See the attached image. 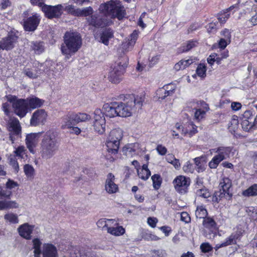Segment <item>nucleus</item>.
<instances>
[{
  "label": "nucleus",
  "mask_w": 257,
  "mask_h": 257,
  "mask_svg": "<svg viewBox=\"0 0 257 257\" xmlns=\"http://www.w3.org/2000/svg\"><path fill=\"white\" fill-rule=\"evenodd\" d=\"M231 151L230 147H219L216 149L215 153L224 160L229 157Z\"/></svg>",
  "instance_id": "nucleus-32"
},
{
  "label": "nucleus",
  "mask_w": 257,
  "mask_h": 257,
  "mask_svg": "<svg viewBox=\"0 0 257 257\" xmlns=\"http://www.w3.org/2000/svg\"><path fill=\"white\" fill-rule=\"evenodd\" d=\"M42 132L28 134L26 136L25 143L29 152L34 154Z\"/></svg>",
  "instance_id": "nucleus-10"
},
{
  "label": "nucleus",
  "mask_w": 257,
  "mask_h": 257,
  "mask_svg": "<svg viewBox=\"0 0 257 257\" xmlns=\"http://www.w3.org/2000/svg\"><path fill=\"white\" fill-rule=\"evenodd\" d=\"M114 176L112 173H109L107 176V178L105 184V190L109 194H113L118 191V187L114 181Z\"/></svg>",
  "instance_id": "nucleus-18"
},
{
  "label": "nucleus",
  "mask_w": 257,
  "mask_h": 257,
  "mask_svg": "<svg viewBox=\"0 0 257 257\" xmlns=\"http://www.w3.org/2000/svg\"><path fill=\"white\" fill-rule=\"evenodd\" d=\"M148 223L152 227H155L158 222V220L155 217H149L148 218Z\"/></svg>",
  "instance_id": "nucleus-64"
},
{
  "label": "nucleus",
  "mask_w": 257,
  "mask_h": 257,
  "mask_svg": "<svg viewBox=\"0 0 257 257\" xmlns=\"http://www.w3.org/2000/svg\"><path fill=\"white\" fill-rule=\"evenodd\" d=\"M5 219L13 224L18 223L19 222V219L17 214L13 213H9L5 215Z\"/></svg>",
  "instance_id": "nucleus-46"
},
{
  "label": "nucleus",
  "mask_w": 257,
  "mask_h": 257,
  "mask_svg": "<svg viewBox=\"0 0 257 257\" xmlns=\"http://www.w3.org/2000/svg\"><path fill=\"white\" fill-rule=\"evenodd\" d=\"M31 47L37 54H41L44 50V46L42 42H32L31 43Z\"/></svg>",
  "instance_id": "nucleus-35"
},
{
  "label": "nucleus",
  "mask_w": 257,
  "mask_h": 257,
  "mask_svg": "<svg viewBox=\"0 0 257 257\" xmlns=\"http://www.w3.org/2000/svg\"><path fill=\"white\" fill-rule=\"evenodd\" d=\"M183 170L186 173H193L194 171L193 165L188 161L183 167Z\"/></svg>",
  "instance_id": "nucleus-59"
},
{
  "label": "nucleus",
  "mask_w": 257,
  "mask_h": 257,
  "mask_svg": "<svg viewBox=\"0 0 257 257\" xmlns=\"http://www.w3.org/2000/svg\"><path fill=\"white\" fill-rule=\"evenodd\" d=\"M221 34L223 36V38L226 39L227 41L230 42L231 34L229 30L226 29H224L221 32Z\"/></svg>",
  "instance_id": "nucleus-63"
},
{
  "label": "nucleus",
  "mask_w": 257,
  "mask_h": 257,
  "mask_svg": "<svg viewBox=\"0 0 257 257\" xmlns=\"http://www.w3.org/2000/svg\"><path fill=\"white\" fill-rule=\"evenodd\" d=\"M64 40V43L61 47V52L67 59H69L80 48L82 39L77 33L66 32Z\"/></svg>",
  "instance_id": "nucleus-3"
},
{
  "label": "nucleus",
  "mask_w": 257,
  "mask_h": 257,
  "mask_svg": "<svg viewBox=\"0 0 257 257\" xmlns=\"http://www.w3.org/2000/svg\"><path fill=\"white\" fill-rule=\"evenodd\" d=\"M189 104L191 107L194 106L195 110L194 119L198 121L205 118L206 113L209 109L208 104L203 100L191 101Z\"/></svg>",
  "instance_id": "nucleus-7"
},
{
  "label": "nucleus",
  "mask_w": 257,
  "mask_h": 257,
  "mask_svg": "<svg viewBox=\"0 0 257 257\" xmlns=\"http://www.w3.org/2000/svg\"><path fill=\"white\" fill-rule=\"evenodd\" d=\"M138 37V32L136 30L133 31L127 40L122 44V47L125 52L131 50L135 45Z\"/></svg>",
  "instance_id": "nucleus-23"
},
{
  "label": "nucleus",
  "mask_w": 257,
  "mask_h": 257,
  "mask_svg": "<svg viewBox=\"0 0 257 257\" xmlns=\"http://www.w3.org/2000/svg\"><path fill=\"white\" fill-rule=\"evenodd\" d=\"M242 194L244 197H253L257 196V184H254L243 191Z\"/></svg>",
  "instance_id": "nucleus-34"
},
{
  "label": "nucleus",
  "mask_w": 257,
  "mask_h": 257,
  "mask_svg": "<svg viewBox=\"0 0 257 257\" xmlns=\"http://www.w3.org/2000/svg\"><path fill=\"white\" fill-rule=\"evenodd\" d=\"M206 68L204 65L200 64L198 66L196 69L197 75L201 78H204L206 76Z\"/></svg>",
  "instance_id": "nucleus-53"
},
{
  "label": "nucleus",
  "mask_w": 257,
  "mask_h": 257,
  "mask_svg": "<svg viewBox=\"0 0 257 257\" xmlns=\"http://www.w3.org/2000/svg\"><path fill=\"white\" fill-rule=\"evenodd\" d=\"M26 101L27 102L28 108L30 109H35L40 107L44 103V100L37 97L27 98L26 99Z\"/></svg>",
  "instance_id": "nucleus-26"
},
{
  "label": "nucleus",
  "mask_w": 257,
  "mask_h": 257,
  "mask_svg": "<svg viewBox=\"0 0 257 257\" xmlns=\"http://www.w3.org/2000/svg\"><path fill=\"white\" fill-rule=\"evenodd\" d=\"M200 249L203 252H208L212 250V247L209 243H203L200 245Z\"/></svg>",
  "instance_id": "nucleus-60"
},
{
  "label": "nucleus",
  "mask_w": 257,
  "mask_h": 257,
  "mask_svg": "<svg viewBox=\"0 0 257 257\" xmlns=\"http://www.w3.org/2000/svg\"><path fill=\"white\" fill-rule=\"evenodd\" d=\"M107 232L111 235L117 236L123 235L125 233V229L122 226L117 225V223L115 221L114 223H111Z\"/></svg>",
  "instance_id": "nucleus-25"
},
{
  "label": "nucleus",
  "mask_w": 257,
  "mask_h": 257,
  "mask_svg": "<svg viewBox=\"0 0 257 257\" xmlns=\"http://www.w3.org/2000/svg\"><path fill=\"white\" fill-rule=\"evenodd\" d=\"M27 149L24 146H19L16 148L14 151V154L16 157H18L21 159H24V156H27Z\"/></svg>",
  "instance_id": "nucleus-44"
},
{
  "label": "nucleus",
  "mask_w": 257,
  "mask_h": 257,
  "mask_svg": "<svg viewBox=\"0 0 257 257\" xmlns=\"http://www.w3.org/2000/svg\"><path fill=\"white\" fill-rule=\"evenodd\" d=\"M9 101L12 103L15 113L21 117H23L28 112L29 109L26 99H17L16 96H10L8 98Z\"/></svg>",
  "instance_id": "nucleus-5"
},
{
  "label": "nucleus",
  "mask_w": 257,
  "mask_h": 257,
  "mask_svg": "<svg viewBox=\"0 0 257 257\" xmlns=\"http://www.w3.org/2000/svg\"><path fill=\"white\" fill-rule=\"evenodd\" d=\"M138 147V144H129L122 148V152L126 156H133L135 154Z\"/></svg>",
  "instance_id": "nucleus-27"
},
{
  "label": "nucleus",
  "mask_w": 257,
  "mask_h": 257,
  "mask_svg": "<svg viewBox=\"0 0 257 257\" xmlns=\"http://www.w3.org/2000/svg\"><path fill=\"white\" fill-rule=\"evenodd\" d=\"M42 11L44 13L46 17L49 19L60 17L63 13L62 5L55 6L45 5L43 6Z\"/></svg>",
  "instance_id": "nucleus-11"
},
{
  "label": "nucleus",
  "mask_w": 257,
  "mask_h": 257,
  "mask_svg": "<svg viewBox=\"0 0 257 257\" xmlns=\"http://www.w3.org/2000/svg\"><path fill=\"white\" fill-rule=\"evenodd\" d=\"M42 242L39 238H34L33 240V248L34 249V254H41L42 250L41 249Z\"/></svg>",
  "instance_id": "nucleus-48"
},
{
  "label": "nucleus",
  "mask_w": 257,
  "mask_h": 257,
  "mask_svg": "<svg viewBox=\"0 0 257 257\" xmlns=\"http://www.w3.org/2000/svg\"><path fill=\"white\" fill-rule=\"evenodd\" d=\"M93 9L91 7H89L87 8H83L82 9H76V12L75 13V16H82L86 17L92 14Z\"/></svg>",
  "instance_id": "nucleus-37"
},
{
  "label": "nucleus",
  "mask_w": 257,
  "mask_h": 257,
  "mask_svg": "<svg viewBox=\"0 0 257 257\" xmlns=\"http://www.w3.org/2000/svg\"><path fill=\"white\" fill-rule=\"evenodd\" d=\"M197 42L193 41H188L187 43H184L180 48L182 52H187L191 50L193 47L196 46Z\"/></svg>",
  "instance_id": "nucleus-50"
},
{
  "label": "nucleus",
  "mask_w": 257,
  "mask_h": 257,
  "mask_svg": "<svg viewBox=\"0 0 257 257\" xmlns=\"http://www.w3.org/2000/svg\"><path fill=\"white\" fill-rule=\"evenodd\" d=\"M12 195V192L4 190L0 185V198H10Z\"/></svg>",
  "instance_id": "nucleus-57"
},
{
  "label": "nucleus",
  "mask_w": 257,
  "mask_h": 257,
  "mask_svg": "<svg viewBox=\"0 0 257 257\" xmlns=\"http://www.w3.org/2000/svg\"><path fill=\"white\" fill-rule=\"evenodd\" d=\"M240 236V234L239 232H235L232 233L228 237H227L225 241L221 243L217 244L215 246V250L219 248L228 246L229 245L235 244L236 239Z\"/></svg>",
  "instance_id": "nucleus-24"
},
{
  "label": "nucleus",
  "mask_w": 257,
  "mask_h": 257,
  "mask_svg": "<svg viewBox=\"0 0 257 257\" xmlns=\"http://www.w3.org/2000/svg\"><path fill=\"white\" fill-rule=\"evenodd\" d=\"M208 212L204 206L201 205L197 206L196 211V217L200 219H204L207 217Z\"/></svg>",
  "instance_id": "nucleus-40"
},
{
  "label": "nucleus",
  "mask_w": 257,
  "mask_h": 257,
  "mask_svg": "<svg viewBox=\"0 0 257 257\" xmlns=\"http://www.w3.org/2000/svg\"><path fill=\"white\" fill-rule=\"evenodd\" d=\"M115 220L113 219H108L106 218H101L99 219L97 223L98 227L101 228L102 230H107L111 223H114Z\"/></svg>",
  "instance_id": "nucleus-30"
},
{
  "label": "nucleus",
  "mask_w": 257,
  "mask_h": 257,
  "mask_svg": "<svg viewBox=\"0 0 257 257\" xmlns=\"http://www.w3.org/2000/svg\"><path fill=\"white\" fill-rule=\"evenodd\" d=\"M100 14H94L87 18V21L90 25L95 27H103L108 24L107 16L112 18H116L122 20L126 16L123 6L116 0H110L102 4L99 8Z\"/></svg>",
  "instance_id": "nucleus-1"
},
{
  "label": "nucleus",
  "mask_w": 257,
  "mask_h": 257,
  "mask_svg": "<svg viewBox=\"0 0 257 257\" xmlns=\"http://www.w3.org/2000/svg\"><path fill=\"white\" fill-rule=\"evenodd\" d=\"M138 175L143 180H147L151 175V172L148 168V165H144L141 171L138 172Z\"/></svg>",
  "instance_id": "nucleus-43"
},
{
  "label": "nucleus",
  "mask_w": 257,
  "mask_h": 257,
  "mask_svg": "<svg viewBox=\"0 0 257 257\" xmlns=\"http://www.w3.org/2000/svg\"><path fill=\"white\" fill-rule=\"evenodd\" d=\"M203 226L204 228L213 230L216 227V223L213 219L211 217H206L204 218L203 221Z\"/></svg>",
  "instance_id": "nucleus-36"
},
{
  "label": "nucleus",
  "mask_w": 257,
  "mask_h": 257,
  "mask_svg": "<svg viewBox=\"0 0 257 257\" xmlns=\"http://www.w3.org/2000/svg\"><path fill=\"white\" fill-rule=\"evenodd\" d=\"M197 126L192 122H190L185 125V130L182 129V134L185 135L188 134L190 137L196 134L198 131Z\"/></svg>",
  "instance_id": "nucleus-28"
},
{
  "label": "nucleus",
  "mask_w": 257,
  "mask_h": 257,
  "mask_svg": "<svg viewBox=\"0 0 257 257\" xmlns=\"http://www.w3.org/2000/svg\"><path fill=\"white\" fill-rule=\"evenodd\" d=\"M23 72L25 75L31 79L37 78L39 74L37 70L33 68H25Z\"/></svg>",
  "instance_id": "nucleus-42"
},
{
  "label": "nucleus",
  "mask_w": 257,
  "mask_h": 257,
  "mask_svg": "<svg viewBox=\"0 0 257 257\" xmlns=\"http://www.w3.org/2000/svg\"><path fill=\"white\" fill-rule=\"evenodd\" d=\"M131 99L132 100L129 102L130 104H131L132 102H133V108L135 106V105H138L140 107H141L142 106L143 102L144 101V97L142 95H137L136 96L132 95Z\"/></svg>",
  "instance_id": "nucleus-45"
},
{
  "label": "nucleus",
  "mask_w": 257,
  "mask_h": 257,
  "mask_svg": "<svg viewBox=\"0 0 257 257\" xmlns=\"http://www.w3.org/2000/svg\"><path fill=\"white\" fill-rule=\"evenodd\" d=\"M24 172L28 178H33L35 174V170L34 167L30 164H26L24 166Z\"/></svg>",
  "instance_id": "nucleus-38"
},
{
  "label": "nucleus",
  "mask_w": 257,
  "mask_h": 257,
  "mask_svg": "<svg viewBox=\"0 0 257 257\" xmlns=\"http://www.w3.org/2000/svg\"><path fill=\"white\" fill-rule=\"evenodd\" d=\"M133 102L130 104L128 101L126 104L122 102H117L118 106L117 107L118 116L121 117H127L132 114L133 109Z\"/></svg>",
  "instance_id": "nucleus-19"
},
{
  "label": "nucleus",
  "mask_w": 257,
  "mask_h": 257,
  "mask_svg": "<svg viewBox=\"0 0 257 257\" xmlns=\"http://www.w3.org/2000/svg\"><path fill=\"white\" fill-rule=\"evenodd\" d=\"M18 207L19 204L15 201H0V210L11 208H17Z\"/></svg>",
  "instance_id": "nucleus-29"
},
{
  "label": "nucleus",
  "mask_w": 257,
  "mask_h": 257,
  "mask_svg": "<svg viewBox=\"0 0 257 257\" xmlns=\"http://www.w3.org/2000/svg\"><path fill=\"white\" fill-rule=\"evenodd\" d=\"M10 165L13 167L16 173L19 171V165L16 157L13 154H10L8 158Z\"/></svg>",
  "instance_id": "nucleus-41"
},
{
  "label": "nucleus",
  "mask_w": 257,
  "mask_h": 257,
  "mask_svg": "<svg viewBox=\"0 0 257 257\" xmlns=\"http://www.w3.org/2000/svg\"><path fill=\"white\" fill-rule=\"evenodd\" d=\"M63 11H65L68 13H70L74 16H75V13L76 12V9H75L74 7L72 5H67L66 4L62 5Z\"/></svg>",
  "instance_id": "nucleus-55"
},
{
  "label": "nucleus",
  "mask_w": 257,
  "mask_h": 257,
  "mask_svg": "<svg viewBox=\"0 0 257 257\" xmlns=\"http://www.w3.org/2000/svg\"><path fill=\"white\" fill-rule=\"evenodd\" d=\"M18 41V37L13 33H10L8 36L0 41V49L9 51L13 49Z\"/></svg>",
  "instance_id": "nucleus-14"
},
{
  "label": "nucleus",
  "mask_w": 257,
  "mask_h": 257,
  "mask_svg": "<svg viewBox=\"0 0 257 257\" xmlns=\"http://www.w3.org/2000/svg\"><path fill=\"white\" fill-rule=\"evenodd\" d=\"M8 128L10 132V139L13 144L21 133V127L18 119L11 118L8 123Z\"/></svg>",
  "instance_id": "nucleus-9"
},
{
  "label": "nucleus",
  "mask_w": 257,
  "mask_h": 257,
  "mask_svg": "<svg viewBox=\"0 0 257 257\" xmlns=\"http://www.w3.org/2000/svg\"><path fill=\"white\" fill-rule=\"evenodd\" d=\"M176 190L180 193L184 194L187 192L190 185V179L183 176H177L173 181Z\"/></svg>",
  "instance_id": "nucleus-13"
},
{
  "label": "nucleus",
  "mask_w": 257,
  "mask_h": 257,
  "mask_svg": "<svg viewBox=\"0 0 257 257\" xmlns=\"http://www.w3.org/2000/svg\"><path fill=\"white\" fill-rule=\"evenodd\" d=\"M230 17V14L228 12H225L219 14L218 20L220 23H225Z\"/></svg>",
  "instance_id": "nucleus-56"
},
{
  "label": "nucleus",
  "mask_w": 257,
  "mask_h": 257,
  "mask_svg": "<svg viewBox=\"0 0 257 257\" xmlns=\"http://www.w3.org/2000/svg\"><path fill=\"white\" fill-rule=\"evenodd\" d=\"M193 63L192 60H181L174 66V69L176 71L184 69Z\"/></svg>",
  "instance_id": "nucleus-39"
},
{
  "label": "nucleus",
  "mask_w": 257,
  "mask_h": 257,
  "mask_svg": "<svg viewBox=\"0 0 257 257\" xmlns=\"http://www.w3.org/2000/svg\"><path fill=\"white\" fill-rule=\"evenodd\" d=\"M231 186V181L228 178L223 179L219 184L220 191L214 193V196L212 197V201L218 202L221 198L226 195L231 197V194L229 193V191Z\"/></svg>",
  "instance_id": "nucleus-8"
},
{
  "label": "nucleus",
  "mask_w": 257,
  "mask_h": 257,
  "mask_svg": "<svg viewBox=\"0 0 257 257\" xmlns=\"http://www.w3.org/2000/svg\"><path fill=\"white\" fill-rule=\"evenodd\" d=\"M34 228L35 225H30L28 223H25L18 228V231L21 237L26 239L30 240L31 239V234Z\"/></svg>",
  "instance_id": "nucleus-16"
},
{
  "label": "nucleus",
  "mask_w": 257,
  "mask_h": 257,
  "mask_svg": "<svg viewBox=\"0 0 257 257\" xmlns=\"http://www.w3.org/2000/svg\"><path fill=\"white\" fill-rule=\"evenodd\" d=\"M241 125L243 130L246 132L249 131L253 126L252 123L247 119L243 120L241 122Z\"/></svg>",
  "instance_id": "nucleus-58"
},
{
  "label": "nucleus",
  "mask_w": 257,
  "mask_h": 257,
  "mask_svg": "<svg viewBox=\"0 0 257 257\" xmlns=\"http://www.w3.org/2000/svg\"><path fill=\"white\" fill-rule=\"evenodd\" d=\"M125 66L121 63L115 62L110 67L108 79L113 83H118L122 79V75L125 72Z\"/></svg>",
  "instance_id": "nucleus-6"
},
{
  "label": "nucleus",
  "mask_w": 257,
  "mask_h": 257,
  "mask_svg": "<svg viewBox=\"0 0 257 257\" xmlns=\"http://www.w3.org/2000/svg\"><path fill=\"white\" fill-rule=\"evenodd\" d=\"M181 220L185 223H189L191 221V218L187 212H183L181 213Z\"/></svg>",
  "instance_id": "nucleus-61"
},
{
  "label": "nucleus",
  "mask_w": 257,
  "mask_h": 257,
  "mask_svg": "<svg viewBox=\"0 0 257 257\" xmlns=\"http://www.w3.org/2000/svg\"><path fill=\"white\" fill-rule=\"evenodd\" d=\"M93 126L95 132L99 134H103L105 131V120L93 121Z\"/></svg>",
  "instance_id": "nucleus-33"
},
{
  "label": "nucleus",
  "mask_w": 257,
  "mask_h": 257,
  "mask_svg": "<svg viewBox=\"0 0 257 257\" xmlns=\"http://www.w3.org/2000/svg\"><path fill=\"white\" fill-rule=\"evenodd\" d=\"M156 150L158 153L162 156L165 155L167 152V148L162 145H159L157 147Z\"/></svg>",
  "instance_id": "nucleus-62"
},
{
  "label": "nucleus",
  "mask_w": 257,
  "mask_h": 257,
  "mask_svg": "<svg viewBox=\"0 0 257 257\" xmlns=\"http://www.w3.org/2000/svg\"><path fill=\"white\" fill-rule=\"evenodd\" d=\"M59 149L57 133L53 130L47 131L40 143V154L43 159H50L54 156Z\"/></svg>",
  "instance_id": "nucleus-2"
},
{
  "label": "nucleus",
  "mask_w": 257,
  "mask_h": 257,
  "mask_svg": "<svg viewBox=\"0 0 257 257\" xmlns=\"http://www.w3.org/2000/svg\"><path fill=\"white\" fill-rule=\"evenodd\" d=\"M113 37V31L110 29H106L102 33L100 37V40L102 43L105 45H107L109 40Z\"/></svg>",
  "instance_id": "nucleus-31"
},
{
  "label": "nucleus",
  "mask_w": 257,
  "mask_h": 257,
  "mask_svg": "<svg viewBox=\"0 0 257 257\" xmlns=\"http://www.w3.org/2000/svg\"><path fill=\"white\" fill-rule=\"evenodd\" d=\"M47 116V113L44 109H38L33 113L30 120V124L32 126H34L44 124L46 121Z\"/></svg>",
  "instance_id": "nucleus-12"
},
{
  "label": "nucleus",
  "mask_w": 257,
  "mask_h": 257,
  "mask_svg": "<svg viewBox=\"0 0 257 257\" xmlns=\"http://www.w3.org/2000/svg\"><path fill=\"white\" fill-rule=\"evenodd\" d=\"M196 194L197 196L205 199H207L211 197V193L209 192L208 189L205 187L201 189H197L196 191Z\"/></svg>",
  "instance_id": "nucleus-49"
},
{
  "label": "nucleus",
  "mask_w": 257,
  "mask_h": 257,
  "mask_svg": "<svg viewBox=\"0 0 257 257\" xmlns=\"http://www.w3.org/2000/svg\"><path fill=\"white\" fill-rule=\"evenodd\" d=\"M19 186V185L17 182L9 179L6 183V188H7L6 190H9L12 192V190L16 187H18Z\"/></svg>",
  "instance_id": "nucleus-54"
},
{
  "label": "nucleus",
  "mask_w": 257,
  "mask_h": 257,
  "mask_svg": "<svg viewBox=\"0 0 257 257\" xmlns=\"http://www.w3.org/2000/svg\"><path fill=\"white\" fill-rule=\"evenodd\" d=\"M174 90L175 88H172V85H167L158 89L156 92V95L158 100L161 101L164 99L167 96L172 95Z\"/></svg>",
  "instance_id": "nucleus-22"
},
{
  "label": "nucleus",
  "mask_w": 257,
  "mask_h": 257,
  "mask_svg": "<svg viewBox=\"0 0 257 257\" xmlns=\"http://www.w3.org/2000/svg\"><path fill=\"white\" fill-rule=\"evenodd\" d=\"M40 16L35 14L32 17L28 18L25 22L24 27L27 31H35L40 23Z\"/></svg>",
  "instance_id": "nucleus-15"
},
{
  "label": "nucleus",
  "mask_w": 257,
  "mask_h": 257,
  "mask_svg": "<svg viewBox=\"0 0 257 257\" xmlns=\"http://www.w3.org/2000/svg\"><path fill=\"white\" fill-rule=\"evenodd\" d=\"M123 137V131L119 128L112 130L106 141L107 151L111 154H116L119 147L120 141Z\"/></svg>",
  "instance_id": "nucleus-4"
},
{
  "label": "nucleus",
  "mask_w": 257,
  "mask_h": 257,
  "mask_svg": "<svg viewBox=\"0 0 257 257\" xmlns=\"http://www.w3.org/2000/svg\"><path fill=\"white\" fill-rule=\"evenodd\" d=\"M152 180L153 183V187L155 189H158L162 183V178L160 175L155 174L152 176Z\"/></svg>",
  "instance_id": "nucleus-52"
},
{
  "label": "nucleus",
  "mask_w": 257,
  "mask_h": 257,
  "mask_svg": "<svg viewBox=\"0 0 257 257\" xmlns=\"http://www.w3.org/2000/svg\"><path fill=\"white\" fill-rule=\"evenodd\" d=\"M41 253L43 257H58L56 247L51 243H44Z\"/></svg>",
  "instance_id": "nucleus-21"
},
{
  "label": "nucleus",
  "mask_w": 257,
  "mask_h": 257,
  "mask_svg": "<svg viewBox=\"0 0 257 257\" xmlns=\"http://www.w3.org/2000/svg\"><path fill=\"white\" fill-rule=\"evenodd\" d=\"M75 117L77 124L80 122L89 120L91 119L90 115L85 113H75Z\"/></svg>",
  "instance_id": "nucleus-47"
},
{
  "label": "nucleus",
  "mask_w": 257,
  "mask_h": 257,
  "mask_svg": "<svg viewBox=\"0 0 257 257\" xmlns=\"http://www.w3.org/2000/svg\"><path fill=\"white\" fill-rule=\"evenodd\" d=\"M94 121H101V120H105L104 112L99 108L96 109L94 111Z\"/></svg>",
  "instance_id": "nucleus-51"
},
{
  "label": "nucleus",
  "mask_w": 257,
  "mask_h": 257,
  "mask_svg": "<svg viewBox=\"0 0 257 257\" xmlns=\"http://www.w3.org/2000/svg\"><path fill=\"white\" fill-rule=\"evenodd\" d=\"M117 102H112L110 103H105L103 105L102 109L104 113L106 116L114 117L118 116Z\"/></svg>",
  "instance_id": "nucleus-17"
},
{
  "label": "nucleus",
  "mask_w": 257,
  "mask_h": 257,
  "mask_svg": "<svg viewBox=\"0 0 257 257\" xmlns=\"http://www.w3.org/2000/svg\"><path fill=\"white\" fill-rule=\"evenodd\" d=\"M77 124L75 113L70 112L62 117V128H71Z\"/></svg>",
  "instance_id": "nucleus-20"
}]
</instances>
